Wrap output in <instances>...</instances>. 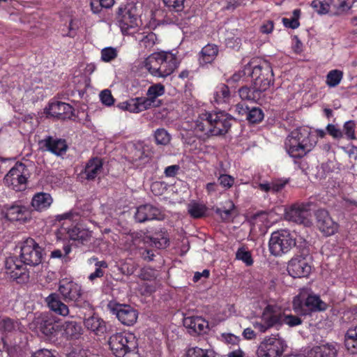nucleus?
Masks as SVG:
<instances>
[{
	"label": "nucleus",
	"mask_w": 357,
	"mask_h": 357,
	"mask_svg": "<svg viewBox=\"0 0 357 357\" xmlns=\"http://www.w3.org/2000/svg\"><path fill=\"white\" fill-rule=\"evenodd\" d=\"M355 130L356 123L354 121L351 120L346 121L343 126V130H342L343 132V136L344 135L349 140L355 139L356 138Z\"/></svg>",
	"instance_id": "nucleus-45"
},
{
	"label": "nucleus",
	"mask_w": 357,
	"mask_h": 357,
	"mask_svg": "<svg viewBox=\"0 0 357 357\" xmlns=\"http://www.w3.org/2000/svg\"><path fill=\"white\" fill-rule=\"evenodd\" d=\"M171 139L170 135L164 128H158V144L167 145Z\"/></svg>",
	"instance_id": "nucleus-56"
},
{
	"label": "nucleus",
	"mask_w": 357,
	"mask_h": 357,
	"mask_svg": "<svg viewBox=\"0 0 357 357\" xmlns=\"http://www.w3.org/2000/svg\"><path fill=\"white\" fill-rule=\"evenodd\" d=\"M39 147L43 151H50L56 155L66 153L68 146L64 139L47 136L38 142Z\"/></svg>",
	"instance_id": "nucleus-20"
},
{
	"label": "nucleus",
	"mask_w": 357,
	"mask_h": 357,
	"mask_svg": "<svg viewBox=\"0 0 357 357\" xmlns=\"http://www.w3.org/2000/svg\"><path fill=\"white\" fill-rule=\"evenodd\" d=\"M169 245V236L166 231H158V249H165Z\"/></svg>",
	"instance_id": "nucleus-54"
},
{
	"label": "nucleus",
	"mask_w": 357,
	"mask_h": 357,
	"mask_svg": "<svg viewBox=\"0 0 357 357\" xmlns=\"http://www.w3.org/2000/svg\"><path fill=\"white\" fill-rule=\"evenodd\" d=\"M210 276V271L208 269H204L202 272H195L193 276V282H197L202 278H208Z\"/></svg>",
	"instance_id": "nucleus-62"
},
{
	"label": "nucleus",
	"mask_w": 357,
	"mask_h": 357,
	"mask_svg": "<svg viewBox=\"0 0 357 357\" xmlns=\"http://www.w3.org/2000/svg\"><path fill=\"white\" fill-rule=\"evenodd\" d=\"M63 334L69 338L77 339L82 333V327L75 321H66L62 325Z\"/></svg>",
	"instance_id": "nucleus-35"
},
{
	"label": "nucleus",
	"mask_w": 357,
	"mask_h": 357,
	"mask_svg": "<svg viewBox=\"0 0 357 357\" xmlns=\"http://www.w3.org/2000/svg\"><path fill=\"white\" fill-rule=\"evenodd\" d=\"M26 166L17 162L4 177V183L9 188L18 192L26 189L27 178Z\"/></svg>",
	"instance_id": "nucleus-11"
},
{
	"label": "nucleus",
	"mask_w": 357,
	"mask_h": 357,
	"mask_svg": "<svg viewBox=\"0 0 357 357\" xmlns=\"http://www.w3.org/2000/svg\"><path fill=\"white\" fill-rule=\"evenodd\" d=\"M183 324L199 334L206 333L208 328V322L201 317H186L183 320Z\"/></svg>",
	"instance_id": "nucleus-31"
},
{
	"label": "nucleus",
	"mask_w": 357,
	"mask_h": 357,
	"mask_svg": "<svg viewBox=\"0 0 357 357\" xmlns=\"http://www.w3.org/2000/svg\"><path fill=\"white\" fill-rule=\"evenodd\" d=\"M326 131L328 134L334 139H339L343 137V132L342 130L333 124H328L326 126Z\"/></svg>",
	"instance_id": "nucleus-57"
},
{
	"label": "nucleus",
	"mask_w": 357,
	"mask_h": 357,
	"mask_svg": "<svg viewBox=\"0 0 357 357\" xmlns=\"http://www.w3.org/2000/svg\"><path fill=\"white\" fill-rule=\"evenodd\" d=\"M310 206L309 204L305 203L292 204L285 209V219L298 225H310V221L309 218L311 215Z\"/></svg>",
	"instance_id": "nucleus-14"
},
{
	"label": "nucleus",
	"mask_w": 357,
	"mask_h": 357,
	"mask_svg": "<svg viewBox=\"0 0 357 357\" xmlns=\"http://www.w3.org/2000/svg\"><path fill=\"white\" fill-rule=\"evenodd\" d=\"M234 118L225 111H204L190 123V129L202 140L223 136L230 130Z\"/></svg>",
	"instance_id": "nucleus-1"
},
{
	"label": "nucleus",
	"mask_w": 357,
	"mask_h": 357,
	"mask_svg": "<svg viewBox=\"0 0 357 357\" xmlns=\"http://www.w3.org/2000/svg\"><path fill=\"white\" fill-rule=\"evenodd\" d=\"M180 169V167L178 165H173L168 166L165 169V174L167 177L175 176Z\"/></svg>",
	"instance_id": "nucleus-60"
},
{
	"label": "nucleus",
	"mask_w": 357,
	"mask_h": 357,
	"mask_svg": "<svg viewBox=\"0 0 357 357\" xmlns=\"http://www.w3.org/2000/svg\"><path fill=\"white\" fill-rule=\"evenodd\" d=\"M282 22L285 27L292 29H297L300 26L299 20L293 17L290 19L284 17L282 18Z\"/></svg>",
	"instance_id": "nucleus-59"
},
{
	"label": "nucleus",
	"mask_w": 357,
	"mask_h": 357,
	"mask_svg": "<svg viewBox=\"0 0 357 357\" xmlns=\"http://www.w3.org/2000/svg\"><path fill=\"white\" fill-rule=\"evenodd\" d=\"M118 52L116 48L108 47L101 50V59L105 62H109L116 58Z\"/></svg>",
	"instance_id": "nucleus-48"
},
{
	"label": "nucleus",
	"mask_w": 357,
	"mask_h": 357,
	"mask_svg": "<svg viewBox=\"0 0 357 357\" xmlns=\"http://www.w3.org/2000/svg\"><path fill=\"white\" fill-rule=\"evenodd\" d=\"M337 345L326 344L314 347L307 353V357H337Z\"/></svg>",
	"instance_id": "nucleus-28"
},
{
	"label": "nucleus",
	"mask_w": 357,
	"mask_h": 357,
	"mask_svg": "<svg viewBox=\"0 0 357 357\" xmlns=\"http://www.w3.org/2000/svg\"><path fill=\"white\" fill-rule=\"evenodd\" d=\"M284 309L277 304H268L263 310L259 321L252 323L255 329L264 333L271 328L279 330L282 326Z\"/></svg>",
	"instance_id": "nucleus-4"
},
{
	"label": "nucleus",
	"mask_w": 357,
	"mask_h": 357,
	"mask_svg": "<svg viewBox=\"0 0 357 357\" xmlns=\"http://www.w3.org/2000/svg\"><path fill=\"white\" fill-rule=\"evenodd\" d=\"M342 78V73L338 70H331L326 76V84L331 87L338 85Z\"/></svg>",
	"instance_id": "nucleus-42"
},
{
	"label": "nucleus",
	"mask_w": 357,
	"mask_h": 357,
	"mask_svg": "<svg viewBox=\"0 0 357 357\" xmlns=\"http://www.w3.org/2000/svg\"><path fill=\"white\" fill-rule=\"evenodd\" d=\"M312 271L310 259L307 257L298 255L292 258L288 264L287 271L291 277L307 278Z\"/></svg>",
	"instance_id": "nucleus-16"
},
{
	"label": "nucleus",
	"mask_w": 357,
	"mask_h": 357,
	"mask_svg": "<svg viewBox=\"0 0 357 357\" xmlns=\"http://www.w3.org/2000/svg\"><path fill=\"white\" fill-rule=\"evenodd\" d=\"M268 245L273 255L280 256L296 245L294 234L286 229L274 231L271 234Z\"/></svg>",
	"instance_id": "nucleus-6"
},
{
	"label": "nucleus",
	"mask_w": 357,
	"mask_h": 357,
	"mask_svg": "<svg viewBox=\"0 0 357 357\" xmlns=\"http://www.w3.org/2000/svg\"><path fill=\"white\" fill-rule=\"evenodd\" d=\"M227 206L218 208L215 210V213L220 216L222 221L230 222L234 218V210L235 208V206L231 201H228L227 202Z\"/></svg>",
	"instance_id": "nucleus-37"
},
{
	"label": "nucleus",
	"mask_w": 357,
	"mask_h": 357,
	"mask_svg": "<svg viewBox=\"0 0 357 357\" xmlns=\"http://www.w3.org/2000/svg\"><path fill=\"white\" fill-rule=\"evenodd\" d=\"M59 291L66 302H73L77 307H83L86 302L83 299V290L78 283L64 278L59 285Z\"/></svg>",
	"instance_id": "nucleus-8"
},
{
	"label": "nucleus",
	"mask_w": 357,
	"mask_h": 357,
	"mask_svg": "<svg viewBox=\"0 0 357 357\" xmlns=\"http://www.w3.org/2000/svg\"><path fill=\"white\" fill-rule=\"evenodd\" d=\"M206 211L207 207L203 204L192 202L188 206V212L193 218L199 219L204 217Z\"/></svg>",
	"instance_id": "nucleus-38"
},
{
	"label": "nucleus",
	"mask_w": 357,
	"mask_h": 357,
	"mask_svg": "<svg viewBox=\"0 0 357 357\" xmlns=\"http://www.w3.org/2000/svg\"><path fill=\"white\" fill-rule=\"evenodd\" d=\"M102 171V162L101 159L94 158L90 160L86 165L84 174L88 180H92L98 176Z\"/></svg>",
	"instance_id": "nucleus-32"
},
{
	"label": "nucleus",
	"mask_w": 357,
	"mask_h": 357,
	"mask_svg": "<svg viewBox=\"0 0 357 357\" xmlns=\"http://www.w3.org/2000/svg\"><path fill=\"white\" fill-rule=\"evenodd\" d=\"M45 301L48 307L55 313L66 317L69 314V308L67 305L63 303L59 296L56 293L50 294L46 298Z\"/></svg>",
	"instance_id": "nucleus-27"
},
{
	"label": "nucleus",
	"mask_w": 357,
	"mask_h": 357,
	"mask_svg": "<svg viewBox=\"0 0 357 357\" xmlns=\"http://www.w3.org/2000/svg\"><path fill=\"white\" fill-rule=\"evenodd\" d=\"M243 336L245 340H252L257 337V333L251 328H246L243 332Z\"/></svg>",
	"instance_id": "nucleus-64"
},
{
	"label": "nucleus",
	"mask_w": 357,
	"mask_h": 357,
	"mask_svg": "<svg viewBox=\"0 0 357 357\" xmlns=\"http://www.w3.org/2000/svg\"><path fill=\"white\" fill-rule=\"evenodd\" d=\"M67 234L70 240L80 245L87 244L92 237L91 231L76 226L69 228L67 230Z\"/></svg>",
	"instance_id": "nucleus-26"
},
{
	"label": "nucleus",
	"mask_w": 357,
	"mask_h": 357,
	"mask_svg": "<svg viewBox=\"0 0 357 357\" xmlns=\"http://www.w3.org/2000/svg\"><path fill=\"white\" fill-rule=\"evenodd\" d=\"M301 324L302 320L300 317L292 314H286L284 310L283 311L282 325L287 324L290 327H294Z\"/></svg>",
	"instance_id": "nucleus-50"
},
{
	"label": "nucleus",
	"mask_w": 357,
	"mask_h": 357,
	"mask_svg": "<svg viewBox=\"0 0 357 357\" xmlns=\"http://www.w3.org/2000/svg\"><path fill=\"white\" fill-rule=\"evenodd\" d=\"M47 114L61 119H70L73 116V107L66 102L52 101L49 104Z\"/></svg>",
	"instance_id": "nucleus-23"
},
{
	"label": "nucleus",
	"mask_w": 357,
	"mask_h": 357,
	"mask_svg": "<svg viewBox=\"0 0 357 357\" xmlns=\"http://www.w3.org/2000/svg\"><path fill=\"white\" fill-rule=\"evenodd\" d=\"M84 326L96 335H102L107 331L105 322L97 316H91L86 319Z\"/></svg>",
	"instance_id": "nucleus-30"
},
{
	"label": "nucleus",
	"mask_w": 357,
	"mask_h": 357,
	"mask_svg": "<svg viewBox=\"0 0 357 357\" xmlns=\"http://www.w3.org/2000/svg\"><path fill=\"white\" fill-rule=\"evenodd\" d=\"M156 208L151 205L145 204L139 206L135 213V219L139 222L153 220L155 218Z\"/></svg>",
	"instance_id": "nucleus-34"
},
{
	"label": "nucleus",
	"mask_w": 357,
	"mask_h": 357,
	"mask_svg": "<svg viewBox=\"0 0 357 357\" xmlns=\"http://www.w3.org/2000/svg\"><path fill=\"white\" fill-rule=\"evenodd\" d=\"M79 214L74 211H69L62 214L56 215L55 219L57 221H62L64 220H69L72 221H77L78 220Z\"/></svg>",
	"instance_id": "nucleus-58"
},
{
	"label": "nucleus",
	"mask_w": 357,
	"mask_h": 357,
	"mask_svg": "<svg viewBox=\"0 0 357 357\" xmlns=\"http://www.w3.org/2000/svg\"><path fill=\"white\" fill-rule=\"evenodd\" d=\"M156 54L155 52L151 54L143 61V67L152 75H156Z\"/></svg>",
	"instance_id": "nucleus-44"
},
{
	"label": "nucleus",
	"mask_w": 357,
	"mask_h": 357,
	"mask_svg": "<svg viewBox=\"0 0 357 357\" xmlns=\"http://www.w3.org/2000/svg\"><path fill=\"white\" fill-rule=\"evenodd\" d=\"M158 77H165L170 75L178 67V61L176 54L172 52L158 51Z\"/></svg>",
	"instance_id": "nucleus-17"
},
{
	"label": "nucleus",
	"mask_w": 357,
	"mask_h": 357,
	"mask_svg": "<svg viewBox=\"0 0 357 357\" xmlns=\"http://www.w3.org/2000/svg\"><path fill=\"white\" fill-rule=\"evenodd\" d=\"M234 95L231 93L227 84L220 83L214 89L212 103L222 107L224 109L231 105Z\"/></svg>",
	"instance_id": "nucleus-21"
},
{
	"label": "nucleus",
	"mask_w": 357,
	"mask_h": 357,
	"mask_svg": "<svg viewBox=\"0 0 357 357\" xmlns=\"http://www.w3.org/2000/svg\"><path fill=\"white\" fill-rule=\"evenodd\" d=\"M116 20L123 33L137 25L136 8L132 3L121 4L116 14Z\"/></svg>",
	"instance_id": "nucleus-12"
},
{
	"label": "nucleus",
	"mask_w": 357,
	"mask_h": 357,
	"mask_svg": "<svg viewBox=\"0 0 357 357\" xmlns=\"http://www.w3.org/2000/svg\"><path fill=\"white\" fill-rule=\"evenodd\" d=\"M40 331L45 335H51L56 331L59 325L52 315L43 314L36 319Z\"/></svg>",
	"instance_id": "nucleus-24"
},
{
	"label": "nucleus",
	"mask_w": 357,
	"mask_h": 357,
	"mask_svg": "<svg viewBox=\"0 0 357 357\" xmlns=\"http://www.w3.org/2000/svg\"><path fill=\"white\" fill-rule=\"evenodd\" d=\"M248 73L253 81V84L261 90L266 91L273 84V73L271 63L259 59H252L249 62Z\"/></svg>",
	"instance_id": "nucleus-3"
},
{
	"label": "nucleus",
	"mask_w": 357,
	"mask_h": 357,
	"mask_svg": "<svg viewBox=\"0 0 357 357\" xmlns=\"http://www.w3.org/2000/svg\"><path fill=\"white\" fill-rule=\"evenodd\" d=\"M100 99L102 103L106 106H112L114 102L112 93L108 89H105L100 93Z\"/></svg>",
	"instance_id": "nucleus-55"
},
{
	"label": "nucleus",
	"mask_w": 357,
	"mask_h": 357,
	"mask_svg": "<svg viewBox=\"0 0 357 357\" xmlns=\"http://www.w3.org/2000/svg\"><path fill=\"white\" fill-rule=\"evenodd\" d=\"M18 321L6 316L0 317V330L5 333H11L20 330Z\"/></svg>",
	"instance_id": "nucleus-36"
},
{
	"label": "nucleus",
	"mask_w": 357,
	"mask_h": 357,
	"mask_svg": "<svg viewBox=\"0 0 357 357\" xmlns=\"http://www.w3.org/2000/svg\"><path fill=\"white\" fill-rule=\"evenodd\" d=\"M264 118L263 110L257 107H249L247 111L246 119L250 123L257 124L262 121Z\"/></svg>",
	"instance_id": "nucleus-39"
},
{
	"label": "nucleus",
	"mask_w": 357,
	"mask_h": 357,
	"mask_svg": "<svg viewBox=\"0 0 357 357\" xmlns=\"http://www.w3.org/2000/svg\"><path fill=\"white\" fill-rule=\"evenodd\" d=\"M315 217L317 227L325 236H329L337 231L338 224L332 219L326 210H317L315 213Z\"/></svg>",
	"instance_id": "nucleus-18"
},
{
	"label": "nucleus",
	"mask_w": 357,
	"mask_h": 357,
	"mask_svg": "<svg viewBox=\"0 0 357 357\" xmlns=\"http://www.w3.org/2000/svg\"><path fill=\"white\" fill-rule=\"evenodd\" d=\"M218 182L220 185L225 190L231 188L234 184V178L229 174H221L218 176Z\"/></svg>",
	"instance_id": "nucleus-51"
},
{
	"label": "nucleus",
	"mask_w": 357,
	"mask_h": 357,
	"mask_svg": "<svg viewBox=\"0 0 357 357\" xmlns=\"http://www.w3.org/2000/svg\"><path fill=\"white\" fill-rule=\"evenodd\" d=\"M287 347L286 341L279 333L266 336L259 344L257 357H281Z\"/></svg>",
	"instance_id": "nucleus-5"
},
{
	"label": "nucleus",
	"mask_w": 357,
	"mask_h": 357,
	"mask_svg": "<svg viewBox=\"0 0 357 357\" xmlns=\"http://www.w3.org/2000/svg\"><path fill=\"white\" fill-rule=\"evenodd\" d=\"M3 213L10 221H25L30 215L28 207L18 203L4 206Z\"/></svg>",
	"instance_id": "nucleus-22"
},
{
	"label": "nucleus",
	"mask_w": 357,
	"mask_h": 357,
	"mask_svg": "<svg viewBox=\"0 0 357 357\" xmlns=\"http://www.w3.org/2000/svg\"><path fill=\"white\" fill-rule=\"evenodd\" d=\"M108 307L123 325L132 326L137 320V310L129 305L110 302L108 304Z\"/></svg>",
	"instance_id": "nucleus-13"
},
{
	"label": "nucleus",
	"mask_w": 357,
	"mask_h": 357,
	"mask_svg": "<svg viewBox=\"0 0 357 357\" xmlns=\"http://www.w3.org/2000/svg\"><path fill=\"white\" fill-rule=\"evenodd\" d=\"M356 0H331V7L335 10V13L340 14L349 10Z\"/></svg>",
	"instance_id": "nucleus-40"
},
{
	"label": "nucleus",
	"mask_w": 357,
	"mask_h": 357,
	"mask_svg": "<svg viewBox=\"0 0 357 357\" xmlns=\"http://www.w3.org/2000/svg\"><path fill=\"white\" fill-rule=\"evenodd\" d=\"M218 47L216 45L208 43L205 45L199 54V65L211 63L218 56Z\"/></svg>",
	"instance_id": "nucleus-29"
},
{
	"label": "nucleus",
	"mask_w": 357,
	"mask_h": 357,
	"mask_svg": "<svg viewBox=\"0 0 357 357\" xmlns=\"http://www.w3.org/2000/svg\"><path fill=\"white\" fill-rule=\"evenodd\" d=\"M248 69H250L249 63L244 66L242 70L234 73L231 77L227 79L229 84L233 85L238 83L243 77H250V73H248Z\"/></svg>",
	"instance_id": "nucleus-43"
},
{
	"label": "nucleus",
	"mask_w": 357,
	"mask_h": 357,
	"mask_svg": "<svg viewBox=\"0 0 357 357\" xmlns=\"http://www.w3.org/2000/svg\"><path fill=\"white\" fill-rule=\"evenodd\" d=\"M156 41V35L151 32L144 36L140 41V45L146 49L151 50L155 45Z\"/></svg>",
	"instance_id": "nucleus-52"
},
{
	"label": "nucleus",
	"mask_w": 357,
	"mask_h": 357,
	"mask_svg": "<svg viewBox=\"0 0 357 357\" xmlns=\"http://www.w3.org/2000/svg\"><path fill=\"white\" fill-rule=\"evenodd\" d=\"M53 203V198L51 195L47 192H37L31 199V205L38 212H43L47 210Z\"/></svg>",
	"instance_id": "nucleus-25"
},
{
	"label": "nucleus",
	"mask_w": 357,
	"mask_h": 357,
	"mask_svg": "<svg viewBox=\"0 0 357 357\" xmlns=\"http://www.w3.org/2000/svg\"><path fill=\"white\" fill-rule=\"evenodd\" d=\"M185 357H215V352L211 349H203L199 347L189 348L185 354Z\"/></svg>",
	"instance_id": "nucleus-41"
},
{
	"label": "nucleus",
	"mask_w": 357,
	"mask_h": 357,
	"mask_svg": "<svg viewBox=\"0 0 357 357\" xmlns=\"http://www.w3.org/2000/svg\"><path fill=\"white\" fill-rule=\"evenodd\" d=\"M24 264L22 260H19L16 257L7 258L5 261L6 275L13 280L27 279L28 274Z\"/></svg>",
	"instance_id": "nucleus-19"
},
{
	"label": "nucleus",
	"mask_w": 357,
	"mask_h": 357,
	"mask_svg": "<svg viewBox=\"0 0 357 357\" xmlns=\"http://www.w3.org/2000/svg\"><path fill=\"white\" fill-rule=\"evenodd\" d=\"M149 97L131 98L120 103L119 108L132 113H139L149 109L156 99V85H152L148 90Z\"/></svg>",
	"instance_id": "nucleus-10"
},
{
	"label": "nucleus",
	"mask_w": 357,
	"mask_h": 357,
	"mask_svg": "<svg viewBox=\"0 0 357 357\" xmlns=\"http://www.w3.org/2000/svg\"><path fill=\"white\" fill-rule=\"evenodd\" d=\"M264 91L265 90H261L254 85L253 87L242 86L238 89V94L242 100L257 102L261 99L262 92Z\"/></svg>",
	"instance_id": "nucleus-33"
},
{
	"label": "nucleus",
	"mask_w": 357,
	"mask_h": 357,
	"mask_svg": "<svg viewBox=\"0 0 357 357\" xmlns=\"http://www.w3.org/2000/svg\"><path fill=\"white\" fill-rule=\"evenodd\" d=\"M109 345L115 356L124 357L126 354L136 348L137 340L132 333H119L109 337Z\"/></svg>",
	"instance_id": "nucleus-7"
},
{
	"label": "nucleus",
	"mask_w": 357,
	"mask_h": 357,
	"mask_svg": "<svg viewBox=\"0 0 357 357\" xmlns=\"http://www.w3.org/2000/svg\"><path fill=\"white\" fill-rule=\"evenodd\" d=\"M20 257L24 264L37 266L42 261V249L33 239H28L21 248Z\"/></svg>",
	"instance_id": "nucleus-15"
},
{
	"label": "nucleus",
	"mask_w": 357,
	"mask_h": 357,
	"mask_svg": "<svg viewBox=\"0 0 357 357\" xmlns=\"http://www.w3.org/2000/svg\"><path fill=\"white\" fill-rule=\"evenodd\" d=\"M33 357H56V356L48 349H40L33 354Z\"/></svg>",
	"instance_id": "nucleus-63"
},
{
	"label": "nucleus",
	"mask_w": 357,
	"mask_h": 357,
	"mask_svg": "<svg viewBox=\"0 0 357 357\" xmlns=\"http://www.w3.org/2000/svg\"><path fill=\"white\" fill-rule=\"evenodd\" d=\"M165 6L170 11L178 12L183 8L184 0H162Z\"/></svg>",
	"instance_id": "nucleus-53"
},
{
	"label": "nucleus",
	"mask_w": 357,
	"mask_h": 357,
	"mask_svg": "<svg viewBox=\"0 0 357 357\" xmlns=\"http://www.w3.org/2000/svg\"><path fill=\"white\" fill-rule=\"evenodd\" d=\"M349 336L347 333L344 335L345 347L351 354H357V338Z\"/></svg>",
	"instance_id": "nucleus-49"
},
{
	"label": "nucleus",
	"mask_w": 357,
	"mask_h": 357,
	"mask_svg": "<svg viewBox=\"0 0 357 357\" xmlns=\"http://www.w3.org/2000/svg\"><path fill=\"white\" fill-rule=\"evenodd\" d=\"M307 128L299 127L292 130L284 141V148L288 154L295 158H301L310 152L317 142Z\"/></svg>",
	"instance_id": "nucleus-2"
},
{
	"label": "nucleus",
	"mask_w": 357,
	"mask_h": 357,
	"mask_svg": "<svg viewBox=\"0 0 357 357\" xmlns=\"http://www.w3.org/2000/svg\"><path fill=\"white\" fill-rule=\"evenodd\" d=\"M236 258L243 261L245 265L248 266H252L253 264V259L250 252L246 250L243 248H240L238 249L236 253Z\"/></svg>",
	"instance_id": "nucleus-46"
},
{
	"label": "nucleus",
	"mask_w": 357,
	"mask_h": 357,
	"mask_svg": "<svg viewBox=\"0 0 357 357\" xmlns=\"http://www.w3.org/2000/svg\"><path fill=\"white\" fill-rule=\"evenodd\" d=\"M287 183V181L282 180H277L271 183L272 184V192H278L281 191L286 184Z\"/></svg>",
	"instance_id": "nucleus-61"
},
{
	"label": "nucleus",
	"mask_w": 357,
	"mask_h": 357,
	"mask_svg": "<svg viewBox=\"0 0 357 357\" xmlns=\"http://www.w3.org/2000/svg\"><path fill=\"white\" fill-rule=\"evenodd\" d=\"M311 6L318 14L324 15L328 13L331 4L319 0H314L311 3Z\"/></svg>",
	"instance_id": "nucleus-47"
},
{
	"label": "nucleus",
	"mask_w": 357,
	"mask_h": 357,
	"mask_svg": "<svg viewBox=\"0 0 357 357\" xmlns=\"http://www.w3.org/2000/svg\"><path fill=\"white\" fill-rule=\"evenodd\" d=\"M328 308V305L324 302L319 295L311 292L307 294L305 301H301L298 298H295L293 301V309L302 315L307 314L309 312H321Z\"/></svg>",
	"instance_id": "nucleus-9"
}]
</instances>
